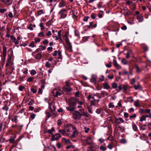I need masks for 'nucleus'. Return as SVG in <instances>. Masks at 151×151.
Returning a JSON list of instances; mask_svg holds the SVG:
<instances>
[{"mask_svg": "<svg viewBox=\"0 0 151 151\" xmlns=\"http://www.w3.org/2000/svg\"><path fill=\"white\" fill-rule=\"evenodd\" d=\"M66 131V136L70 138L76 137L78 134V132L75 127L71 124H68L65 127Z\"/></svg>", "mask_w": 151, "mask_h": 151, "instance_id": "obj_1", "label": "nucleus"}, {"mask_svg": "<svg viewBox=\"0 0 151 151\" xmlns=\"http://www.w3.org/2000/svg\"><path fill=\"white\" fill-rule=\"evenodd\" d=\"M78 99L75 97H71L68 99V106L66 107V109L68 111L72 113L76 109V102Z\"/></svg>", "mask_w": 151, "mask_h": 151, "instance_id": "obj_2", "label": "nucleus"}, {"mask_svg": "<svg viewBox=\"0 0 151 151\" xmlns=\"http://www.w3.org/2000/svg\"><path fill=\"white\" fill-rule=\"evenodd\" d=\"M58 14L60 16V19H63L67 16V10L65 9H61L58 13Z\"/></svg>", "mask_w": 151, "mask_h": 151, "instance_id": "obj_3", "label": "nucleus"}, {"mask_svg": "<svg viewBox=\"0 0 151 151\" xmlns=\"http://www.w3.org/2000/svg\"><path fill=\"white\" fill-rule=\"evenodd\" d=\"M65 41L67 45L66 48L67 51L69 52H71L72 50V46L67 37H66Z\"/></svg>", "mask_w": 151, "mask_h": 151, "instance_id": "obj_4", "label": "nucleus"}, {"mask_svg": "<svg viewBox=\"0 0 151 151\" xmlns=\"http://www.w3.org/2000/svg\"><path fill=\"white\" fill-rule=\"evenodd\" d=\"M73 115V118L74 119H79L81 116L80 113L77 111H74Z\"/></svg>", "mask_w": 151, "mask_h": 151, "instance_id": "obj_5", "label": "nucleus"}, {"mask_svg": "<svg viewBox=\"0 0 151 151\" xmlns=\"http://www.w3.org/2000/svg\"><path fill=\"white\" fill-rule=\"evenodd\" d=\"M63 92L62 91H58L56 89H54L52 91V93L56 97H58L59 96L61 95Z\"/></svg>", "mask_w": 151, "mask_h": 151, "instance_id": "obj_6", "label": "nucleus"}, {"mask_svg": "<svg viewBox=\"0 0 151 151\" xmlns=\"http://www.w3.org/2000/svg\"><path fill=\"white\" fill-rule=\"evenodd\" d=\"M51 140L55 141L58 140L60 137L61 136L59 133H56L55 135H52L51 136Z\"/></svg>", "mask_w": 151, "mask_h": 151, "instance_id": "obj_7", "label": "nucleus"}, {"mask_svg": "<svg viewBox=\"0 0 151 151\" xmlns=\"http://www.w3.org/2000/svg\"><path fill=\"white\" fill-rule=\"evenodd\" d=\"M49 107L52 112L55 111V104L54 102H52L51 103L49 104Z\"/></svg>", "mask_w": 151, "mask_h": 151, "instance_id": "obj_8", "label": "nucleus"}, {"mask_svg": "<svg viewBox=\"0 0 151 151\" xmlns=\"http://www.w3.org/2000/svg\"><path fill=\"white\" fill-rule=\"evenodd\" d=\"M115 121L116 124L118 125L121 123H124V121L122 118L119 117V118H116Z\"/></svg>", "mask_w": 151, "mask_h": 151, "instance_id": "obj_9", "label": "nucleus"}, {"mask_svg": "<svg viewBox=\"0 0 151 151\" xmlns=\"http://www.w3.org/2000/svg\"><path fill=\"white\" fill-rule=\"evenodd\" d=\"M63 89L64 91L67 92H70L73 90L72 88H71L70 87H67L65 86H64L63 88Z\"/></svg>", "mask_w": 151, "mask_h": 151, "instance_id": "obj_10", "label": "nucleus"}, {"mask_svg": "<svg viewBox=\"0 0 151 151\" xmlns=\"http://www.w3.org/2000/svg\"><path fill=\"white\" fill-rule=\"evenodd\" d=\"M11 56L10 55H8V58L6 61V66L7 67L11 63Z\"/></svg>", "mask_w": 151, "mask_h": 151, "instance_id": "obj_11", "label": "nucleus"}, {"mask_svg": "<svg viewBox=\"0 0 151 151\" xmlns=\"http://www.w3.org/2000/svg\"><path fill=\"white\" fill-rule=\"evenodd\" d=\"M11 40L16 45H17L19 44V42L17 40V39L13 35H11Z\"/></svg>", "mask_w": 151, "mask_h": 151, "instance_id": "obj_12", "label": "nucleus"}, {"mask_svg": "<svg viewBox=\"0 0 151 151\" xmlns=\"http://www.w3.org/2000/svg\"><path fill=\"white\" fill-rule=\"evenodd\" d=\"M85 141L88 145H90L93 143L92 139L90 137H88Z\"/></svg>", "mask_w": 151, "mask_h": 151, "instance_id": "obj_13", "label": "nucleus"}, {"mask_svg": "<svg viewBox=\"0 0 151 151\" xmlns=\"http://www.w3.org/2000/svg\"><path fill=\"white\" fill-rule=\"evenodd\" d=\"M2 2L8 6L10 5L12 3V1H11V0H6V1L4 0H2Z\"/></svg>", "mask_w": 151, "mask_h": 151, "instance_id": "obj_14", "label": "nucleus"}, {"mask_svg": "<svg viewBox=\"0 0 151 151\" xmlns=\"http://www.w3.org/2000/svg\"><path fill=\"white\" fill-rule=\"evenodd\" d=\"M137 18L139 22H142L143 20V17L141 14L137 16Z\"/></svg>", "mask_w": 151, "mask_h": 151, "instance_id": "obj_15", "label": "nucleus"}, {"mask_svg": "<svg viewBox=\"0 0 151 151\" xmlns=\"http://www.w3.org/2000/svg\"><path fill=\"white\" fill-rule=\"evenodd\" d=\"M97 78V77L96 76L92 75L91 79V81L92 83H95L96 82Z\"/></svg>", "mask_w": 151, "mask_h": 151, "instance_id": "obj_16", "label": "nucleus"}, {"mask_svg": "<svg viewBox=\"0 0 151 151\" xmlns=\"http://www.w3.org/2000/svg\"><path fill=\"white\" fill-rule=\"evenodd\" d=\"M62 142L67 145L70 143V141L69 139H67L65 138H63L62 139Z\"/></svg>", "mask_w": 151, "mask_h": 151, "instance_id": "obj_17", "label": "nucleus"}, {"mask_svg": "<svg viewBox=\"0 0 151 151\" xmlns=\"http://www.w3.org/2000/svg\"><path fill=\"white\" fill-rule=\"evenodd\" d=\"M3 55L4 57L6 58V48L5 46H4L3 48Z\"/></svg>", "mask_w": 151, "mask_h": 151, "instance_id": "obj_18", "label": "nucleus"}, {"mask_svg": "<svg viewBox=\"0 0 151 151\" xmlns=\"http://www.w3.org/2000/svg\"><path fill=\"white\" fill-rule=\"evenodd\" d=\"M58 132L60 133L63 135L64 136H66V131L65 129L59 130H58Z\"/></svg>", "mask_w": 151, "mask_h": 151, "instance_id": "obj_19", "label": "nucleus"}, {"mask_svg": "<svg viewBox=\"0 0 151 151\" xmlns=\"http://www.w3.org/2000/svg\"><path fill=\"white\" fill-rule=\"evenodd\" d=\"M55 131V128L54 127H52L51 129L47 130L46 132V133H48L52 134V133Z\"/></svg>", "mask_w": 151, "mask_h": 151, "instance_id": "obj_20", "label": "nucleus"}, {"mask_svg": "<svg viewBox=\"0 0 151 151\" xmlns=\"http://www.w3.org/2000/svg\"><path fill=\"white\" fill-rule=\"evenodd\" d=\"M103 87L104 89H108L111 88V87L107 83H105L103 85Z\"/></svg>", "mask_w": 151, "mask_h": 151, "instance_id": "obj_21", "label": "nucleus"}, {"mask_svg": "<svg viewBox=\"0 0 151 151\" xmlns=\"http://www.w3.org/2000/svg\"><path fill=\"white\" fill-rule=\"evenodd\" d=\"M74 33L75 36L77 37L78 39H79L80 38V37L78 31L76 29H75L74 30Z\"/></svg>", "mask_w": 151, "mask_h": 151, "instance_id": "obj_22", "label": "nucleus"}, {"mask_svg": "<svg viewBox=\"0 0 151 151\" xmlns=\"http://www.w3.org/2000/svg\"><path fill=\"white\" fill-rule=\"evenodd\" d=\"M65 5V2L63 1H62L59 3L58 6L60 8H62Z\"/></svg>", "mask_w": 151, "mask_h": 151, "instance_id": "obj_23", "label": "nucleus"}, {"mask_svg": "<svg viewBox=\"0 0 151 151\" xmlns=\"http://www.w3.org/2000/svg\"><path fill=\"white\" fill-rule=\"evenodd\" d=\"M42 55L41 52L38 53L36 56L35 58L38 60L40 59L42 57Z\"/></svg>", "mask_w": 151, "mask_h": 151, "instance_id": "obj_24", "label": "nucleus"}, {"mask_svg": "<svg viewBox=\"0 0 151 151\" xmlns=\"http://www.w3.org/2000/svg\"><path fill=\"white\" fill-rule=\"evenodd\" d=\"M94 96H93L92 95H89L87 97V99L88 100L91 101L90 99H92L93 100L94 99H95L94 97Z\"/></svg>", "mask_w": 151, "mask_h": 151, "instance_id": "obj_25", "label": "nucleus"}, {"mask_svg": "<svg viewBox=\"0 0 151 151\" xmlns=\"http://www.w3.org/2000/svg\"><path fill=\"white\" fill-rule=\"evenodd\" d=\"M94 100H95V99L92 100H91V104L90 105L91 107L93 106H94L96 104V101H94Z\"/></svg>", "mask_w": 151, "mask_h": 151, "instance_id": "obj_26", "label": "nucleus"}, {"mask_svg": "<svg viewBox=\"0 0 151 151\" xmlns=\"http://www.w3.org/2000/svg\"><path fill=\"white\" fill-rule=\"evenodd\" d=\"M37 13L38 16H40L44 13V11L43 10H40L37 11Z\"/></svg>", "mask_w": 151, "mask_h": 151, "instance_id": "obj_27", "label": "nucleus"}, {"mask_svg": "<svg viewBox=\"0 0 151 151\" xmlns=\"http://www.w3.org/2000/svg\"><path fill=\"white\" fill-rule=\"evenodd\" d=\"M139 101L138 100H137L134 102V104L136 107H138L140 106Z\"/></svg>", "mask_w": 151, "mask_h": 151, "instance_id": "obj_28", "label": "nucleus"}, {"mask_svg": "<svg viewBox=\"0 0 151 151\" xmlns=\"http://www.w3.org/2000/svg\"><path fill=\"white\" fill-rule=\"evenodd\" d=\"M38 36L40 37H43L45 36V35L43 32H41L38 34Z\"/></svg>", "mask_w": 151, "mask_h": 151, "instance_id": "obj_29", "label": "nucleus"}, {"mask_svg": "<svg viewBox=\"0 0 151 151\" xmlns=\"http://www.w3.org/2000/svg\"><path fill=\"white\" fill-rule=\"evenodd\" d=\"M81 112L80 114L81 115V116H82L83 115H85V113L84 111V109H81L79 110Z\"/></svg>", "mask_w": 151, "mask_h": 151, "instance_id": "obj_30", "label": "nucleus"}, {"mask_svg": "<svg viewBox=\"0 0 151 151\" xmlns=\"http://www.w3.org/2000/svg\"><path fill=\"white\" fill-rule=\"evenodd\" d=\"M34 79V77H30L28 78L27 81L28 82H32L33 81Z\"/></svg>", "mask_w": 151, "mask_h": 151, "instance_id": "obj_31", "label": "nucleus"}, {"mask_svg": "<svg viewBox=\"0 0 151 151\" xmlns=\"http://www.w3.org/2000/svg\"><path fill=\"white\" fill-rule=\"evenodd\" d=\"M70 81H66L65 82V86L67 87H70V84L69 83Z\"/></svg>", "mask_w": 151, "mask_h": 151, "instance_id": "obj_32", "label": "nucleus"}, {"mask_svg": "<svg viewBox=\"0 0 151 151\" xmlns=\"http://www.w3.org/2000/svg\"><path fill=\"white\" fill-rule=\"evenodd\" d=\"M122 74L123 76H125L126 75H128V76L129 74L128 73V72L127 71L126 69H124L122 71Z\"/></svg>", "mask_w": 151, "mask_h": 151, "instance_id": "obj_33", "label": "nucleus"}, {"mask_svg": "<svg viewBox=\"0 0 151 151\" xmlns=\"http://www.w3.org/2000/svg\"><path fill=\"white\" fill-rule=\"evenodd\" d=\"M132 126L133 130L135 131H137V127L136 125L134 124L132 125Z\"/></svg>", "mask_w": 151, "mask_h": 151, "instance_id": "obj_34", "label": "nucleus"}, {"mask_svg": "<svg viewBox=\"0 0 151 151\" xmlns=\"http://www.w3.org/2000/svg\"><path fill=\"white\" fill-rule=\"evenodd\" d=\"M113 63L114 66L115 67H118L119 66V65L117 63L116 61L115 60H113Z\"/></svg>", "mask_w": 151, "mask_h": 151, "instance_id": "obj_35", "label": "nucleus"}, {"mask_svg": "<svg viewBox=\"0 0 151 151\" xmlns=\"http://www.w3.org/2000/svg\"><path fill=\"white\" fill-rule=\"evenodd\" d=\"M103 11H99V12L98 17L99 18H101L102 17Z\"/></svg>", "mask_w": 151, "mask_h": 151, "instance_id": "obj_36", "label": "nucleus"}, {"mask_svg": "<svg viewBox=\"0 0 151 151\" xmlns=\"http://www.w3.org/2000/svg\"><path fill=\"white\" fill-rule=\"evenodd\" d=\"M9 109V107L6 104H5L4 106L2 108L3 110H5L6 112Z\"/></svg>", "mask_w": 151, "mask_h": 151, "instance_id": "obj_37", "label": "nucleus"}, {"mask_svg": "<svg viewBox=\"0 0 151 151\" xmlns=\"http://www.w3.org/2000/svg\"><path fill=\"white\" fill-rule=\"evenodd\" d=\"M146 120V116L143 115H142L141 117V118L140 119V121L141 122H142L143 121H145Z\"/></svg>", "mask_w": 151, "mask_h": 151, "instance_id": "obj_38", "label": "nucleus"}, {"mask_svg": "<svg viewBox=\"0 0 151 151\" xmlns=\"http://www.w3.org/2000/svg\"><path fill=\"white\" fill-rule=\"evenodd\" d=\"M142 47L144 49L145 51H147L148 50V47L146 45H145L144 44L142 46Z\"/></svg>", "mask_w": 151, "mask_h": 151, "instance_id": "obj_39", "label": "nucleus"}, {"mask_svg": "<svg viewBox=\"0 0 151 151\" xmlns=\"http://www.w3.org/2000/svg\"><path fill=\"white\" fill-rule=\"evenodd\" d=\"M89 36L84 37H83L82 40L83 42H85L88 40V39L89 38Z\"/></svg>", "mask_w": 151, "mask_h": 151, "instance_id": "obj_40", "label": "nucleus"}, {"mask_svg": "<svg viewBox=\"0 0 151 151\" xmlns=\"http://www.w3.org/2000/svg\"><path fill=\"white\" fill-rule=\"evenodd\" d=\"M111 86L113 88L115 89L117 87V85L116 83H114L112 84Z\"/></svg>", "mask_w": 151, "mask_h": 151, "instance_id": "obj_41", "label": "nucleus"}, {"mask_svg": "<svg viewBox=\"0 0 151 151\" xmlns=\"http://www.w3.org/2000/svg\"><path fill=\"white\" fill-rule=\"evenodd\" d=\"M122 62L124 65H126L127 63V61L124 58H123L122 60Z\"/></svg>", "mask_w": 151, "mask_h": 151, "instance_id": "obj_42", "label": "nucleus"}, {"mask_svg": "<svg viewBox=\"0 0 151 151\" xmlns=\"http://www.w3.org/2000/svg\"><path fill=\"white\" fill-rule=\"evenodd\" d=\"M96 14L94 13H91V17L93 19H96Z\"/></svg>", "mask_w": 151, "mask_h": 151, "instance_id": "obj_43", "label": "nucleus"}, {"mask_svg": "<svg viewBox=\"0 0 151 151\" xmlns=\"http://www.w3.org/2000/svg\"><path fill=\"white\" fill-rule=\"evenodd\" d=\"M132 52V50H129L126 54V57L127 58H128L129 57V54L130 52Z\"/></svg>", "mask_w": 151, "mask_h": 151, "instance_id": "obj_44", "label": "nucleus"}, {"mask_svg": "<svg viewBox=\"0 0 151 151\" xmlns=\"http://www.w3.org/2000/svg\"><path fill=\"white\" fill-rule=\"evenodd\" d=\"M40 26L41 27V30H43L45 29V27L43 26V24L42 22H41L40 23Z\"/></svg>", "mask_w": 151, "mask_h": 151, "instance_id": "obj_45", "label": "nucleus"}, {"mask_svg": "<svg viewBox=\"0 0 151 151\" xmlns=\"http://www.w3.org/2000/svg\"><path fill=\"white\" fill-rule=\"evenodd\" d=\"M36 73V71L34 70H32L30 72V74L31 75H35Z\"/></svg>", "mask_w": 151, "mask_h": 151, "instance_id": "obj_46", "label": "nucleus"}, {"mask_svg": "<svg viewBox=\"0 0 151 151\" xmlns=\"http://www.w3.org/2000/svg\"><path fill=\"white\" fill-rule=\"evenodd\" d=\"M48 41L47 39H45L42 42V43L44 45H47L48 44Z\"/></svg>", "mask_w": 151, "mask_h": 151, "instance_id": "obj_47", "label": "nucleus"}, {"mask_svg": "<svg viewBox=\"0 0 151 151\" xmlns=\"http://www.w3.org/2000/svg\"><path fill=\"white\" fill-rule=\"evenodd\" d=\"M120 142L122 144H125L127 142V141L125 139H121L120 140Z\"/></svg>", "mask_w": 151, "mask_h": 151, "instance_id": "obj_48", "label": "nucleus"}, {"mask_svg": "<svg viewBox=\"0 0 151 151\" xmlns=\"http://www.w3.org/2000/svg\"><path fill=\"white\" fill-rule=\"evenodd\" d=\"M45 65L47 68H49L51 66V64L48 62H46Z\"/></svg>", "mask_w": 151, "mask_h": 151, "instance_id": "obj_49", "label": "nucleus"}, {"mask_svg": "<svg viewBox=\"0 0 151 151\" xmlns=\"http://www.w3.org/2000/svg\"><path fill=\"white\" fill-rule=\"evenodd\" d=\"M34 43L35 42L34 41H32L30 43L29 45V46L32 48L34 47H35Z\"/></svg>", "mask_w": 151, "mask_h": 151, "instance_id": "obj_50", "label": "nucleus"}, {"mask_svg": "<svg viewBox=\"0 0 151 151\" xmlns=\"http://www.w3.org/2000/svg\"><path fill=\"white\" fill-rule=\"evenodd\" d=\"M146 124H143L140 127V130H145V127H146Z\"/></svg>", "mask_w": 151, "mask_h": 151, "instance_id": "obj_51", "label": "nucleus"}, {"mask_svg": "<svg viewBox=\"0 0 151 151\" xmlns=\"http://www.w3.org/2000/svg\"><path fill=\"white\" fill-rule=\"evenodd\" d=\"M62 121L60 119H58V125L59 126H60L62 124Z\"/></svg>", "mask_w": 151, "mask_h": 151, "instance_id": "obj_52", "label": "nucleus"}, {"mask_svg": "<svg viewBox=\"0 0 151 151\" xmlns=\"http://www.w3.org/2000/svg\"><path fill=\"white\" fill-rule=\"evenodd\" d=\"M84 129H85L84 132L86 133H88L90 130L89 128L86 127H84Z\"/></svg>", "mask_w": 151, "mask_h": 151, "instance_id": "obj_53", "label": "nucleus"}, {"mask_svg": "<svg viewBox=\"0 0 151 151\" xmlns=\"http://www.w3.org/2000/svg\"><path fill=\"white\" fill-rule=\"evenodd\" d=\"M52 33H51V31H48L47 32L46 35L47 36L49 37L50 36L52 35Z\"/></svg>", "mask_w": 151, "mask_h": 151, "instance_id": "obj_54", "label": "nucleus"}, {"mask_svg": "<svg viewBox=\"0 0 151 151\" xmlns=\"http://www.w3.org/2000/svg\"><path fill=\"white\" fill-rule=\"evenodd\" d=\"M141 86L140 85H138L137 86H134V88L135 90H138L140 88Z\"/></svg>", "mask_w": 151, "mask_h": 151, "instance_id": "obj_55", "label": "nucleus"}, {"mask_svg": "<svg viewBox=\"0 0 151 151\" xmlns=\"http://www.w3.org/2000/svg\"><path fill=\"white\" fill-rule=\"evenodd\" d=\"M122 87L124 91H126L127 89V85H123Z\"/></svg>", "mask_w": 151, "mask_h": 151, "instance_id": "obj_56", "label": "nucleus"}, {"mask_svg": "<svg viewBox=\"0 0 151 151\" xmlns=\"http://www.w3.org/2000/svg\"><path fill=\"white\" fill-rule=\"evenodd\" d=\"M6 10V9H0V12L1 13H3L5 12Z\"/></svg>", "mask_w": 151, "mask_h": 151, "instance_id": "obj_57", "label": "nucleus"}, {"mask_svg": "<svg viewBox=\"0 0 151 151\" xmlns=\"http://www.w3.org/2000/svg\"><path fill=\"white\" fill-rule=\"evenodd\" d=\"M135 68L136 69V71L137 72H139L141 71V70L139 69L137 65L136 66Z\"/></svg>", "mask_w": 151, "mask_h": 151, "instance_id": "obj_58", "label": "nucleus"}, {"mask_svg": "<svg viewBox=\"0 0 151 151\" xmlns=\"http://www.w3.org/2000/svg\"><path fill=\"white\" fill-rule=\"evenodd\" d=\"M34 103V100L32 99L29 102V105H32Z\"/></svg>", "mask_w": 151, "mask_h": 151, "instance_id": "obj_59", "label": "nucleus"}, {"mask_svg": "<svg viewBox=\"0 0 151 151\" xmlns=\"http://www.w3.org/2000/svg\"><path fill=\"white\" fill-rule=\"evenodd\" d=\"M35 40L36 43L39 42L40 41V39L36 37L35 38Z\"/></svg>", "mask_w": 151, "mask_h": 151, "instance_id": "obj_60", "label": "nucleus"}, {"mask_svg": "<svg viewBox=\"0 0 151 151\" xmlns=\"http://www.w3.org/2000/svg\"><path fill=\"white\" fill-rule=\"evenodd\" d=\"M100 149L102 151H104L106 150V148L105 147L101 146L100 147Z\"/></svg>", "mask_w": 151, "mask_h": 151, "instance_id": "obj_61", "label": "nucleus"}, {"mask_svg": "<svg viewBox=\"0 0 151 151\" xmlns=\"http://www.w3.org/2000/svg\"><path fill=\"white\" fill-rule=\"evenodd\" d=\"M30 90L32 93H36L37 92V90H35L33 88H31Z\"/></svg>", "mask_w": 151, "mask_h": 151, "instance_id": "obj_62", "label": "nucleus"}, {"mask_svg": "<svg viewBox=\"0 0 151 151\" xmlns=\"http://www.w3.org/2000/svg\"><path fill=\"white\" fill-rule=\"evenodd\" d=\"M107 147L110 150H111L113 148L112 144H110L108 145Z\"/></svg>", "mask_w": 151, "mask_h": 151, "instance_id": "obj_63", "label": "nucleus"}, {"mask_svg": "<svg viewBox=\"0 0 151 151\" xmlns=\"http://www.w3.org/2000/svg\"><path fill=\"white\" fill-rule=\"evenodd\" d=\"M101 109H97L96 111V112L98 114H100V113H101Z\"/></svg>", "mask_w": 151, "mask_h": 151, "instance_id": "obj_64", "label": "nucleus"}]
</instances>
